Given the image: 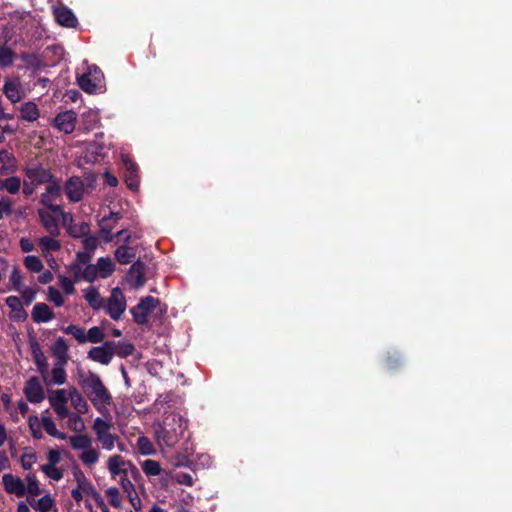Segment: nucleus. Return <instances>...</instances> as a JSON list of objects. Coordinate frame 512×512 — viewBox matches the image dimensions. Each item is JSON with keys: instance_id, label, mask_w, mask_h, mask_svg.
<instances>
[{"instance_id": "obj_26", "label": "nucleus", "mask_w": 512, "mask_h": 512, "mask_svg": "<svg viewBox=\"0 0 512 512\" xmlns=\"http://www.w3.org/2000/svg\"><path fill=\"white\" fill-rule=\"evenodd\" d=\"M56 236H44L38 241L39 248L43 256L47 257L50 253L58 251L61 248V244L55 239Z\"/></svg>"}, {"instance_id": "obj_9", "label": "nucleus", "mask_w": 512, "mask_h": 512, "mask_svg": "<svg viewBox=\"0 0 512 512\" xmlns=\"http://www.w3.org/2000/svg\"><path fill=\"white\" fill-rule=\"evenodd\" d=\"M126 307L125 296L122 291L116 287L111 290L110 296L104 300L102 309H104L113 320L117 321L125 312Z\"/></svg>"}, {"instance_id": "obj_38", "label": "nucleus", "mask_w": 512, "mask_h": 512, "mask_svg": "<svg viewBox=\"0 0 512 512\" xmlns=\"http://www.w3.org/2000/svg\"><path fill=\"white\" fill-rule=\"evenodd\" d=\"M139 453L142 455H153L156 450L151 440L146 436H140L136 443Z\"/></svg>"}, {"instance_id": "obj_30", "label": "nucleus", "mask_w": 512, "mask_h": 512, "mask_svg": "<svg viewBox=\"0 0 512 512\" xmlns=\"http://www.w3.org/2000/svg\"><path fill=\"white\" fill-rule=\"evenodd\" d=\"M70 399V387L68 389H57L51 391L48 396L49 403L52 406L65 405Z\"/></svg>"}, {"instance_id": "obj_1", "label": "nucleus", "mask_w": 512, "mask_h": 512, "mask_svg": "<svg viewBox=\"0 0 512 512\" xmlns=\"http://www.w3.org/2000/svg\"><path fill=\"white\" fill-rule=\"evenodd\" d=\"M186 420L175 412L165 414L163 422L155 429V439L160 448H172L183 437Z\"/></svg>"}, {"instance_id": "obj_7", "label": "nucleus", "mask_w": 512, "mask_h": 512, "mask_svg": "<svg viewBox=\"0 0 512 512\" xmlns=\"http://www.w3.org/2000/svg\"><path fill=\"white\" fill-rule=\"evenodd\" d=\"M61 213V206H44L37 210L40 223L51 236H58L60 233L59 214Z\"/></svg>"}, {"instance_id": "obj_59", "label": "nucleus", "mask_w": 512, "mask_h": 512, "mask_svg": "<svg viewBox=\"0 0 512 512\" xmlns=\"http://www.w3.org/2000/svg\"><path fill=\"white\" fill-rule=\"evenodd\" d=\"M97 245H98V240L96 237H93V236H88V237H85L84 240H83V246L85 248V252H93L96 248H97Z\"/></svg>"}, {"instance_id": "obj_19", "label": "nucleus", "mask_w": 512, "mask_h": 512, "mask_svg": "<svg viewBox=\"0 0 512 512\" xmlns=\"http://www.w3.org/2000/svg\"><path fill=\"white\" fill-rule=\"evenodd\" d=\"M144 275L145 265L142 262L137 261L130 267L126 280L132 287L138 288L143 286L145 283Z\"/></svg>"}, {"instance_id": "obj_43", "label": "nucleus", "mask_w": 512, "mask_h": 512, "mask_svg": "<svg viewBox=\"0 0 512 512\" xmlns=\"http://www.w3.org/2000/svg\"><path fill=\"white\" fill-rule=\"evenodd\" d=\"M25 267L32 272H40L43 269V263L39 257L34 255H28L24 259Z\"/></svg>"}, {"instance_id": "obj_40", "label": "nucleus", "mask_w": 512, "mask_h": 512, "mask_svg": "<svg viewBox=\"0 0 512 512\" xmlns=\"http://www.w3.org/2000/svg\"><path fill=\"white\" fill-rule=\"evenodd\" d=\"M64 333L73 336L80 344L86 343V331L77 325H69L63 329Z\"/></svg>"}, {"instance_id": "obj_44", "label": "nucleus", "mask_w": 512, "mask_h": 512, "mask_svg": "<svg viewBox=\"0 0 512 512\" xmlns=\"http://www.w3.org/2000/svg\"><path fill=\"white\" fill-rule=\"evenodd\" d=\"M105 334L98 326L91 327L86 332V342L100 343L104 340Z\"/></svg>"}, {"instance_id": "obj_61", "label": "nucleus", "mask_w": 512, "mask_h": 512, "mask_svg": "<svg viewBox=\"0 0 512 512\" xmlns=\"http://www.w3.org/2000/svg\"><path fill=\"white\" fill-rule=\"evenodd\" d=\"M48 464L56 466L61 461L60 452L55 449H51L47 454Z\"/></svg>"}, {"instance_id": "obj_64", "label": "nucleus", "mask_w": 512, "mask_h": 512, "mask_svg": "<svg viewBox=\"0 0 512 512\" xmlns=\"http://www.w3.org/2000/svg\"><path fill=\"white\" fill-rule=\"evenodd\" d=\"M37 185L35 183H32L30 180H28L27 178L23 181V193L26 195V196H30L32 195L34 192H35V187Z\"/></svg>"}, {"instance_id": "obj_16", "label": "nucleus", "mask_w": 512, "mask_h": 512, "mask_svg": "<svg viewBox=\"0 0 512 512\" xmlns=\"http://www.w3.org/2000/svg\"><path fill=\"white\" fill-rule=\"evenodd\" d=\"M76 119V113L72 110H67L55 117L54 125L59 131L70 134L75 129Z\"/></svg>"}, {"instance_id": "obj_34", "label": "nucleus", "mask_w": 512, "mask_h": 512, "mask_svg": "<svg viewBox=\"0 0 512 512\" xmlns=\"http://www.w3.org/2000/svg\"><path fill=\"white\" fill-rule=\"evenodd\" d=\"M66 364L55 363L51 371V382L56 385H62L66 382L67 374L65 371Z\"/></svg>"}, {"instance_id": "obj_10", "label": "nucleus", "mask_w": 512, "mask_h": 512, "mask_svg": "<svg viewBox=\"0 0 512 512\" xmlns=\"http://www.w3.org/2000/svg\"><path fill=\"white\" fill-rule=\"evenodd\" d=\"M116 354V342L106 341L101 346L92 347L87 357L101 365H108Z\"/></svg>"}, {"instance_id": "obj_20", "label": "nucleus", "mask_w": 512, "mask_h": 512, "mask_svg": "<svg viewBox=\"0 0 512 512\" xmlns=\"http://www.w3.org/2000/svg\"><path fill=\"white\" fill-rule=\"evenodd\" d=\"M122 162L125 169V182L127 186L131 190H137L139 185L137 165L128 156H122Z\"/></svg>"}, {"instance_id": "obj_8", "label": "nucleus", "mask_w": 512, "mask_h": 512, "mask_svg": "<svg viewBox=\"0 0 512 512\" xmlns=\"http://www.w3.org/2000/svg\"><path fill=\"white\" fill-rule=\"evenodd\" d=\"M104 75L102 71L96 67L91 66L86 73L77 77V82L80 88L89 94L95 93L102 88Z\"/></svg>"}, {"instance_id": "obj_54", "label": "nucleus", "mask_w": 512, "mask_h": 512, "mask_svg": "<svg viewBox=\"0 0 512 512\" xmlns=\"http://www.w3.org/2000/svg\"><path fill=\"white\" fill-rule=\"evenodd\" d=\"M75 478L78 483V487L86 494H89V492L92 490V485L86 479L85 475L82 472H78L75 473Z\"/></svg>"}, {"instance_id": "obj_53", "label": "nucleus", "mask_w": 512, "mask_h": 512, "mask_svg": "<svg viewBox=\"0 0 512 512\" xmlns=\"http://www.w3.org/2000/svg\"><path fill=\"white\" fill-rule=\"evenodd\" d=\"M17 292L21 294V298L26 305L31 304L36 296V291L30 287L23 286L21 290H18Z\"/></svg>"}, {"instance_id": "obj_11", "label": "nucleus", "mask_w": 512, "mask_h": 512, "mask_svg": "<svg viewBox=\"0 0 512 512\" xmlns=\"http://www.w3.org/2000/svg\"><path fill=\"white\" fill-rule=\"evenodd\" d=\"M159 304V300L147 296L131 309V314L138 324H145L148 322V316L152 311L156 308V306Z\"/></svg>"}, {"instance_id": "obj_23", "label": "nucleus", "mask_w": 512, "mask_h": 512, "mask_svg": "<svg viewBox=\"0 0 512 512\" xmlns=\"http://www.w3.org/2000/svg\"><path fill=\"white\" fill-rule=\"evenodd\" d=\"M68 344L66 340L59 337L52 346V354L56 358L55 363L66 364L68 362Z\"/></svg>"}, {"instance_id": "obj_52", "label": "nucleus", "mask_w": 512, "mask_h": 512, "mask_svg": "<svg viewBox=\"0 0 512 512\" xmlns=\"http://www.w3.org/2000/svg\"><path fill=\"white\" fill-rule=\"evenodd\" d=\"M106 495L109 499V502L114 507H120L121 500H120V493L117 487H110L106 491Z\"/></svg>"}, {"instance_id": "obj_31", "label": "nucleus", "mask_w": 512, "mask_h": 512, "mask_svg": "<svg viewBox=\"0 0 512 512\" xmlns=\"http://www.w3.org/2000/svg\"><path fill=\"white\" fill-rule=\"evenodd\" d=\"M84 298L95 310L102 309L104 306V299L101 298L99 292L94 287H89L85 290Z\"/></svg>"}, {"instance_id": "obj_3", "label": "nucleus", "mask_w": 512, "mask_h": 512, "mask_svg": "<svg viewBox=\"0 0 512 512\" xmlns=\"http://www.w3.org/2000/svg\"><path fill=\"white\" fill-rule=\"evenodd\" d=\"M69 443L72 449L79 451L78 458L83 465L91 468L95 466L100 459V451L93 445V440L87 434H78L69 437Z\"/></svg>"}, {"instance_id": "obj_58", "label": "nucleus", "mask_w": 512, "mask_h": 512, "mask_svg": "<svg viewBox=\"0 0 512 512\" xmlns=\"http://www.w3.org/2000/svg\"><path fill=\"white\" fill-rule=\"evenodd\" d=\"M10 282L12 283L13 289L15 291L21 290V288L23 287L22 277L16 268L13 269V271L10 275Z\"/></svg>"}, {"instance_id": "obj_60", "label": "nucleus", "mask_w": 512, "mask_h": 512, "mask_svg": "<svg viewBox=\"0 0 512 512\" xmlns=\"http://www.w3.org/2000/svg\"><path fill=\"white\" fill-rule=\"evenodd\" d=\"M55 413L58 415L60 419L68 418L69 415L72 413L69 411L67 404L65 405H54L52 406Z\"/></svg>"}, {"instance_id": "obj_25", "label": "nucleus", "mask_w": 512, "mask_h": 512, "mask_svg": "<svg viewBox=\"0 0 512 512\" xmlns=\"http://www.w3.org/2000/svg\"><path fill=\"white\" fill-rule=\"evenodd\" d=\"M54 317L53 312L45 303H37L32 310V318L37 323L48 322Z\"/></svg>"}, {"instance_id": "obj_18", "label": "nucleus", "mask_w": 512, "mask_h": 512, "mask_svg": "<svg viewBox=\"0 0 512 512\" xmlns=\"http://www.w3.org/2000/svg\"><path fill=\"white\" fill-rule=\"evenodd\" d=\"M60 182L55 178L46 186V191L40 196V203L45 207L56 206L53 201L61 196Z\"/></svg>"}, {"instance_id": "obj_42", "label": "nucleus", "mask_w": 512, "mask_h": 512, "mask_svg": "<svg viewBox=\"0 0 512 512\" xmlns=\"http://www.w3.org/2000/svg\"><path fill=\"white\" fill-rule=\"evenodd\" d=\"M15 60V54L8 46H0V66L8 67L13 64Z\"/></svg>"}, {"instance_id": "obj_62", "label": "nucleus", "mask_w": 512, "mask_h": 512, "mask_svg": "<svg viewBox=\"0 0 512 512\" xmlns=\"http://www.w3.org/2000/svg\"><path fill=\"white\" fill-rule=\"evenodd\" d=\"M90 258V253L79 252L77 253V259L73 264H79L80 266H82L83 269L86 265H89L88 262L90 261Z\"/></svg>"}, {"instance_id": "obj_15", "label": "nucleus", "mask_w": 512, "mask_h": 512, "mask_svg": "<svg viewBox=\"0 0 512 512\" xmlns=\"http://www.w3.org/2000/svg\"><path fill=\"white\" fill-rule=\"evenodd\" d=\"M84 190V183L77 176L69 178L64 186L65 194L72 202H79L83 198Z\"/></svg>"}, {"instance_id": "obj_37", "label": "nucleus", "mask_w": 512, "mask_h": 512, "mask_svg": "<svg viewBox=\"0 0 512 512\" xmlns=\"http://www.w3.org/2000/svg\"><path fill=\"white\" fill-rule=\"evenodd\" d=\"M130 476H125L119 479L120 485L122 487L123 492L127 495L130 502L135 505L134 501L139 500L138 496L135 492L134 485L132 484L131 480L129 479Z\"/></svg>"}, {"instance_id": "obj_14", "label": "nucleus", "mask_w": 512, "mask_h": 512, "mask_svg": "<svg viewBox=\"0 0 512 512\" xmlns=\"http://www.w3.org/2000/svg\"><path fill=\"white\" fill-rule=\"evenodd\" d=\"M24 394L31 403L38 404L45 399V392L39 378L31 377L25 384Z\"/></svg>"}, {"instance_id": "obj_4", "label": "nucleus", "mask_w": 512, "mask_h": 512, "mask_svg": "<svg viewBox=\"0 0 512 512\" xmlns=\"http://www.w3.org/2000/svg\"><path fill=\"white\" fill-rule=\"evenodd\" d=\"M113 422L110 415L108 417H97L92 424V430L95 434L96 440L101 445L103 450L111 451L116 446L119 436L112 433Z\"/></svg>"}, {"instance_id": "obj_28", "label": "nucleus", "mask_w": 512, "mask_h": 512, "mask_svg": "<svg viewBox=\"0 0 512 512\" xmlns=\"http://www.w3.org/2000/svg\"><path fill=\"white\" fill-rule=\"evenodd\" d=\"M3 92L12 103L19 102L22 98L20 83L18 81H6Z\"/></svg>"}, {"instance_id": "obj_6", "label": "nucleus", "mask_w": 512, "mask_h": 512, "mask_svg": "<svg viewBox=\"0 0 512 512\" xmlns=\"http://www.w3.org/2000/svg\"><path fill=\"white\" fill-rule=\"evenodd\" d=\"M106 466L111 478L114 480L125 476H131L135 479L139 476V471L136 466L130 460L124 459V457L119 454L109 456Z\"/></svg>"}, {"instance_id": "obj_32", "label": "nucleus", "mask_w": 512, "mask_h": 512, "mask_svg": "<svg viewBox=\"0 0 512 512\" xmlns=\"http://www.w3.org/2000/svg\"><path fill=\"white\" fill-rule=\"evenodd\" d=\"M96 267L100 277L107 278L113 273L115 265L110 258L102 257L98 259Z\"/></svg>"}, {"instance_id": "obj_41", "label": "nucleus", "mask_w": 512, "mask_h": 512, "mask_svg": "<svg viewBox=\"0 0 512 512\" xmlns=\"http://www.w3.org/2000/svg\"><path fill=\"white\" fill-rule=\"evenodd\" d=\"M6 305L15 313L12 317L20 318L24 314L21 299L17 296H9L6 298Z\"/></svg>"}, {"instance_id": "obj_55", "label": "nucleus", "mask_w": 512, "mask_h": 512, "mask_svg": "<svg viewBox=\"0 0 512 512\" xmlns=\"http://www.w3.org/2000/svg\"><path fill=\"white\" fill-rule=\"evenodd\" d=\"M173 478L181 485L192 486L194 484V478L191 474L179 472L176 473Z\"/></svg>"}, {"instance_id": "obj_39", "label": "nucleus", "mask_w": 512, "mask_h": 512, "mask_svg": "<svg viewBox=\"0 0 512 512\" xmlns=\"http://www.w3.org/2000/svg\"><path fill=\"white\" fill-rule=\"evenodd\" d=\"M141 468L147 476H158L162 471L160 464L152 459L143 461Z\"/></svg>"}, {"instance_id": "obj_33", "label": "nucleus", "mask_w": 512, "mask_h": 512, "mask_svg": "<svg viewBox=\"0 0 512 512\" xmlns=\"http://www.w3.org/2000/svg\"><path fill=\"white\" fill-rule=\"evenodd\" d=\"M135 257L134 248L129 246H120L115 251V258L121 264H128Z\"/></svg>"}, {"instance_id": "obj_56", "label": "nucleus", "mask_w": 512, "mask_h": 512, "mask_svg": "<svg viewBox=\"0 0 512 512\" xmlns=\"http://www.w3.org/2000/svg\"><path fill=\"white\" fill-rule=\"evenodd\" d=\"M134 347L130 343H116V354L120 357H126L132 354Z\"/></svg>"}, {"instance_id": "obj_17", "label": "nucleus", "mask_w": 512, "mask_h": 512, "mask_svg": "<svg viewBox=\"0 0 512 512\" xmlns=\"http://www.w3.org/2000/svg\"><path fill=\"white\" fill-rule=\"evenodd\" d=\"M70 273L75 277V281L85 280L93 282L99 275L96 265H86L83 269L79 264L70 265Z\"/></svg>"}, {"instance_id": "obj_46", "label": "nucleus", "mask_w": 512, "mask_h": 512, "mask_svg": "<svg viewBox=\"0 0 512 512\" xmlns=\"http://www.w3.org/2000/svg\"><path fill=\"white\" fill-rule=\"evenodd\" d=\"M37 462V455L31 450H27L21 456V466L25 470H30L32 466Z\"/></svg>"}, {"instance_id": "obj_13", "label": "nucleus", "mask_w": 512, "mask_h": 512, "mask_svg": "<svg viewBox=\"0 0 512 512\" xmlns=\"http://www.w3.org/2000/svg\"><path fill=\"white\" fill-rule=\"evenodd\" d=\"M2 484L8 494H13L16 497H23L27 493V482L25 483L20 477L11 473L2 476Z\"/></svg>"}, {"instance_id": "obj_50", "label": "nucleus", "mask_w": 512, "mask_h": 512, "mask_svg": "<svg viewBox=\"0 0 512 512\" xmlns=\"http://www.w3.org/2000/svg\"><path fill=\"white\" fill-rule=\"evenodd\" d=\"M0 162L3 164L2 170L9 169L10 167H15V158L7 150L0 151Z\"/></svg>"}, {"instance_id": "obj_27", "label": "nucleus", "mask_w": 512, "mask_h": 512, "mask_svg": "<svg viewBox=\"0 0 512 512\" xmlns=\"http://www.w3.org/2000/svg\"><path fill=\"white\" fill-rule=\"evenodd\" d=\"M21 185V179L17 176H10L7 178L0 177V190H4L9 194H17L21 189Z\"/></svg>"}, {"instance_id": "obj_12", "label": "nucleus", "mask_w": 512, "mask_h": 512, "mask_svg": "<svg viewBox=\"0 0 512 512\" xmlns=\"http://www.w3.org/2000/svg\"><path fill=\"white\" fill-rule=\"evenodd\" d=\"M23 172L25 177L36 185L48 184L55 179L51 172L41 165H29Z\"/></svg>"}, {"instance_id": "obj_51", "label": "nucleus", "mask_w": 512, "mask_h": 512, "mask_svg": "<svg viewBox=\"0 0 512 512\" xmlns=\"http://www.w3.org/2000/svg\"><path fill=\"white\" fill-rule=\"evenodd\" d=\"M48 299L58 307L64 304V298L61 295L60 291L52 286L48 288Z\"/></svg>"}, {"instance_id": "obj_49", "label": "nucleus", "mask_w": 512, "mask_h": 512, "mask_svg": "<svg viewBox=\"0 0 512 512\" xmlns=\"http://www.w3.org/2000/svg\"><path fill=\"white\" fill-rule=\"evenodd\" d=\"M59 282L64 290V292L68 295H72L75 292L74 284H75V277L73 276V280L66 277V276H59Z\"/></svg>"}, {"instance_id": "obj_2", "label": "nucleus", "mask_w": 512, "mask_h": 512, "mask_svg": "<svg viewBox=\"0 0 512 512\" xmlns=\"http://www.w3.org/2000/svg\"><path fill=\"white\" fill-rule=\"evenodd\" d=\"M79 384L93 406L101 413L107 410L112 396L104 386L100 377L95 373H89L80 378Z\"/></svg>"}, {"instance_id": "obj_47", "label": "nucleus", "mask_w": 512, "mask_h": 512, "mask_svg": "<svg viewBox=\"0 0 512 512\" xmlns=\"http://www.w3.org/2000/svg\"><path fill=\"white\" fill-rule=\"evenodd\" d=\"M13 202L5 195L0 196V220L12 214Z\"/></svg>"}, {"instance_id": "obj_5", "label": "nucleus", "mask_w": 512, "mask_h": 512, "mask_svg": "<svg viewBox=\"0 0 512 512\" xmlns=\"http://www.w3.org/2000/svg\"><path fill=\"white\" fill-rule=\"evenodd\" d=\"M27 481V502L38 512H49L54 506V500L49 494L42 496L36 500L35 497L40 495L41 489L38 480L34 474L26 476Z\"/></svg>"}, {"instance_id": "obj_29", "label": "nucleus", "mask_w": 512, "mask_h": 512, "mask_svg": "<svg viewBox=\"0 0 512 512\" xmlns=\"http://www.w3.org/2000/svg\"><path fill=\"white\" fill-rule=\"evenodd\" d=\"M20 116L25 121L33 122L39 118L40 112L35 103L26 102L20 108Z\"/></svg>"}, {"instance_id": "obj_57", "label": "nucleus", "mask_w": 512, "mask_h": 512, "mask_svg": "<svg viewBox=\"0 0 512 512\" xmlns=\"http://www.w3.org/2000/svg\"><path fill=\"white\" fill-rule=\"evenodd\" d=\"M33 353L35 364L38 366L40 372L43 373L46 368V358L39 348L34 349Z\"/></svg>"}, {"instance_id": "obj_45", "label": "nucleus", "mask_w": 512, "mask_h": 512, "mask_svg": "<svg viewBox=\"0 0 512 512\" xmlns=\"http://www.w3.org/2000/svg\"><path fill=\"white\" fill-rule=\"evenodd\" d=\"M41 470L47 477L54 481H60L63 478V470L53 465H42Z\"/></svg>"}, {"instance_id": "obj_22", "label": "nucleus", "mask_w": 512, "mask_h": 512, "mask_svg": "<svg viewBox=\"0 0 512 512\" xmlns=\"http://www.w3.org/2000/svg\"><path fill=\"white\" fill-rule=\"evenodd\" d=\"M70 402L76 413L86 414L89 410V405L84 396L77 390L76 387H70Z\"/></svg>"}, {"instance_id": "obj_63", "label": "nucleus", "mask_w": 512, "mask_h": 512, "mask_svg": "<svg viewBox=\"0 0 512 512\" xmlns=\"http://www.w3.org/2000/svg\"><path fill=\"white\" fill-rule=\"evenodd\" d=\"M19 244L23 252H31L35 249L34 243L28 238H21Z\"/></svg>"}, {"instance_id": "obj_35", "label": "nucleus", "mask_w": 512, "mask_h": 512, "mask_svg": "<svg viewBox=\"0 0 512 512\" xmlns=\"http://www.w3.org/2000/svg\"><path fill=\"white\" fill-rule=\"evenodd\" d=\"M67 427L81 434L85 430V422L79 413L72 412L67 418Z\"/></svg>"}, {"instance_id": "obj_36", "label": "nucleus", "mask_w": 512, "mask_h": 512, "mask_svg": "<svg viewBox=\"0 0 512 512\" xmlns=\"http://www.w3.org/2000/svg\"><path fill=\"white\" fill-rule=\"evenodd\" d=\"M41 425L50 436L61 440L66 438V434L57 430L55 423L50 417H42Z\"/></svg>"}, {"instance_id": "obj_48", "label": "nucleus", "mask_w": 512, "mask_h": 512, "mask_svg": "<svg viewBox=\"0 0 512 512\" xmlns=\"http://www.w3.org/2000/svg\"><path fill=\"white\" fill-rule=\"evenodd\" d=\"M29 428L34 438H42L41 422L37 416H30L28 419Z\"/></svg>"}, {"instance_id": "obj_24", "label": "nucleus", "mask_w": 512, "mask_h": 512, "mask_svg": "<svg viewBox=\"0 0 512 512\" xmlns=\"http://www.w3.org/2000/svg\"><path fill=\"white\" fill-rule=\"evenodd\" d=\"M121 219V215L118 212H110L108 216L102 217L99 222L100 231L107 235L106 240L111 241L112 236H110V232L115 227L117 222Z\"/></svg>"}, {"instance_id": "obj_21", "label": "nucleus", "mask_w": 512, "mask_h": 512, "mask_svg": "<svg viewBox=\"0 0 512 512\" xmlns=\"http://www.w3.org/2000/svg\"><path fill=\"white\" fill-rule=\"evenodd\" d=\"M54 16L57 22L62 26L72 28L77 24V18L74 13L64 5L54 8Z\"/></svg>"}]
</instances>
